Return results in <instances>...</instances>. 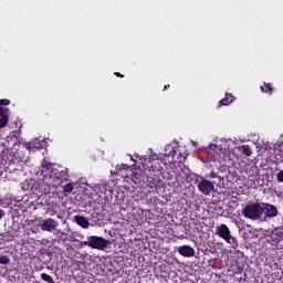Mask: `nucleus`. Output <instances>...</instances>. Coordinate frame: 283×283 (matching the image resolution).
Instances as JSON below:
<instances>
[{
  "instance_id": "nucleus-33",
  "label": "nucleus",
  "mask_w": 283,
  "mask_h": 283,
  "mask_svg": "<svg viewBox=\"0 0 283 283\" xmlns=\"http://www.w3.org/2000/svg\"><path fill=\"white\" fill-rule=\"evenodd\" d=\"M57 218L61 220V218H62L61 214H57Z\"/></svg>"
},
{
  "instance_id": "nucleus-4",
  "label": "nucleus",
  "mask_w": 283,
  "mask_h": 283,
  "mask_svg": "<svg viewBox=\"0 0 283 283\" xmlns=\"http://www.w3.org/2000/svg\"><path fill=\"white\" fill-rule=\"evenodd\" d=\"M195 185H197V189L203 196H210L211 193H216V185L218 181H211L205 177H197L195 180Z\"/></svg>"
},
{
  "instance_id": "nucleus-30",
  "label": "nucleus",
  "mask_w": 283,
  "mask_h": 283,
  "mask_svg": "<svg viewBox=\"0 0 283 283\" xmlns=\"http://www.w3.org/2000/svg\"><path fill=\"white\" fill-rule=\"evenodd\" d=\"M191 143H192L193 147H196V145H198V143H196V142H193V140H192Z\"/></svg>"
},
{
  "instance_id": "nucleus-34",
  "label": "nucleus",
  "mask_w": 283,
  "mask_h": 283,
  "mask_svg": "<svg viewBox=\"0 0 283 283\" xmlns=\"http://www.w3.org/2000/svg\"><path fill=\"white\" fill-rule=\"evenodd\" d=\"M2 154L6 155V150H2Z\"/></svg>"
},
{
  "instance_id": "nucleus-26",
  "label": "nucleus",
  "mask_w": 283,
  "mask_h": 283,
  "mask_svg": "<svg viewBox=\"0 0 283 283\" xmlns=\"http://www.w3.org/2000/svg\"><path fill=\"white\" fill-rule=\"evenodd\" d=\"M10 99H0V105H9Z\"/></svg>"
},
{
  "instance_id": "nucleus-25",
  "label": "nucleus",
  "mask_w": 283,
  "mask_h": 283,
  "mask_svg": "<svg viewBox=\"0 0 283 283\" xmlns=\"http://www.w3.org/2000/svg\"><path fill=\"white\" fill-rule=\"evenodd\" d=\"M48 213H49L50 216H54V214L56 213V210H55L54 208H49V209H48Z\"/></svg>"
},
{
  "instance_id": "nucleus-31",
  "label": "nucleus",
  "mask_w": 283,
  "mask_h": 283,
  "mask_svg": "<svg viewBox=\"0 0 283 283\" xmlns=\"http://www.w3.org/2000/svg\"><path fill=\"white\" fill-rule=\"evenodd\" d=\"M168 87H169V85H165V86H164V90H167Z\"/></svg>"
},
{
  "instance_id": "nucleus-28",
  "label": "nucleus",
  "mask_w": 283,
  "mask_h": 283,
  "mask_svg": "<svg viewBox=\"0 0 283 283\" xmlns=\"http://www.w3.org/2000/svg\"><path fill=\"white\" fill-rule=\"evenodd\" d=\"M3 216H6V212L2 209H0V220L3 218Z\"/></svg>"
},
{
  "instance_id": "nucleus-27",
  "label": "nucleus",
  "mask_w": 283,
  "mask_h": 283,
  "mask_svg": "<svg viewBox=\"0 0 283 283\" xmlns=\"http://www.w3.org/2000/svg\"><path fill=\"white\" fill-rule=\"evenodd\" d=\"M53 231H55V232H54L55 235H59V234L65 235V232H61V230H56V228H55V230H53Z\"/></svg>"
},
{
  "instance_id": "nucleus-7",
  "label": "nucleus",
  "mask_w": 283,
  "mask_h": 283,
  "mask_svg": "<svg viewBox=\"0 0 283 283\" xmlns=\"http://www.w3.org/2000/svg\"><path fill=\"white\" fill-rule=\"evenodd\" d=\"M216 235H219V238H222V240H226L228 244H235V239L233 235H231V230L229 227L224 223H221L220 226L216 227Z\"/></svg>"
},
{
  "instance_id": "nucleus-18",
  "label": "nucleus",
  "mask_w": 283,
  "mask_h": 283,
  "mask_svg": "<svg viewBox=\"0 0 283 283\" xmlns=\"http://www.w3.org/2000/svg\"><path fill=\"white\" fill-rule=\"evenodd\" d=\"M32 145L35 147V149H43V147H45V140L39 142V139H35L33 140Z\"/></svg>"
},
{
  "instance_id": "nucleus-5",
  "label": "nucleus",
  "mask_w": 283,
  "mask_h": 283,
  "mask_svg": "<svg viewBox=\"0 0 283 283\" xmlns=\"http://www.w3.org/2000/svg\"><path fill=\"white\" fill-rule=\"evenodd\" d=\"M83 244L85 247H90L91 249H97V251H103L107 249L109 245V241H107L103 237H96V235H91L87 238V241H84Z\"/></svg>"
},
{
  "instance_id": "nucleus-16",
  "label": "nucleus",
  "mask_w": 283,
  "mask_h": 283,
  "mask_svg": "<svg viewBox=\"0 0 283 283\" xmlns=\"http://www.w3.org/2000/svg\"><path fill=\"white\" fill-rule=\"evenodd\" d=\"M239 149L247 157H249L253 154V151L251 150V147H249V145H242L239 147Z\"/></svg>"
},
{
  "instance_id": "nucleus-17",
  "label": "nucleus",
  "mask_w": 283,
  "mask_h": 283,
  "mask_svg": "<svg viewBox=\"0 0 283 283\" xmlns=\"http://www.w3.org/2000/svg\"><path fill=\"white\" fill-rule=\"evenodd\" d=\"M63 191H64V196H70V193H72V191H74V186L72 184H66L63 187Z\"/></svg>"
},
{
  "instance_id": "nucleus-36",
  "label": "nucleus",
  "mask_w": 283,
  "mask_h": 283,
  "mask_svg": "<svg viewBox=\"0 0 283 283\" xmlns=\"http://www.w3.org/2000/svg\"><path fill=\"white\" fill-rule=\"evenodd\" d=\"M144 160H145V163H147V158H145Z\"/></svg>"
},
{
  "instance_id": "nucleus-8",
  "label": "nucleus",
  "mask_w": 283,
  "mask_h": 283,
  "mask_svg": "<svg viewBox=\"0 0 283 283\" xmlns=\"http://www.w3.org/2000/svg\"><path fill=\"white\" fill-rule=\"evenodd\" d=\"M165 156H166V161L170 163V164L178 163V158H180V156H182V158L187 157L186 155H182L180 153L178 154V149L176 147H174L172 145L166 146Z\"/></svg>"
},
{
  "instance_id": "nucleus-29",
  "label": "nucleus",
  "mask_w": 283,
  "mask_h": 283,
  "mask_svg": "<svg viewBox=\"0 0 283 283\" xmlns=\"http://www.w3.org/2000/svg\"><path fill=\"white\" fill-rule=\"evenodd\" d=\"M116 76H120V78H123V75H120V73H115Z\"/></svg>"
},
{
  "instance_id": "nucleus-12",
  "label": "nucleus",
  "mask_w": 283,
  "mask_h": 283,
  "mask_svg": "<svg viewBox=\"0 0 283 283\" xmlns=\"http://www.w3.org/2000/svg\"><path fill=\"white\" fill-rule=\"evenodd\" d=\"M0 116L2 117L0 119V129H3L6 125H8V120H10V109L7 107L0 106Z\"/></svg>"
},
{
  "instance_id": "nucleus-20",
  "label": "nucleus",
  "mask_w": 283,
  "mask_h": 283,
  "mask_svg": "<svg viewBox=\"0 0 283 283\" xmlns=\"http://www.w3.org/2000/svg\"><path fill=\"white\" fill-rule=\"evenodd\" d=\"M41 280H43V282H48V283H55L54 279H52L50 276V274H48V273H42L41 274Z\"/></svg>"
},
{
  "instance_id": "nucleus-10",
  "label": "nucleus",
  "mask_w": 283,
  "mask_h": 283,
  "mask_svg": "<svg viewBox=\"0 0 283 283\" xmlns=\"http://www.w3.org/2000/svg\"><path fill=\"white\" fill-rule=\"evenodd\" d=\"M144 169L148 171H160L163 167L160 166V160L156 158H148V161L144 164Z\"/></svg>"
},
{
  "instance_id": "nucleus-22",
  "label": "nucleus",
  "mask_w": 283,
  "mask_h": 283,
  "mask_svg": "<svg viewBox=\"0 0 283 283\" xmlns=\"http://www.w3.org/2000/svg\"><path fill=\"white\" fill-rule=\"evenodd\" d=\"M148 185L150 189H154V187H156L158 182L156 181V179L148 177Z\"/></svg>"
},
{
  "instance_id": "nucleus-19",
  "label": "nucleus",
  "mask_w": 283,
  "mask_h": 283,
  "mask_svg": "<svg viewBox=\"0 0 283 283\" xmlns=\"http://www.w3.org/2000/svg\"><path fill=\"white\" fill-rule=\"evenodd\" d=\"M261 92H264L265 94H271V92H273V88L271 87L270 83H264V86H261Z\"/></svg>"
},
{
  "instance_id": "nucleus-13",
  "label": "nucleus",
  "mask_w": 283,
  "mask_h": 283,
  "mask_svg": "<svg viewBox=\"0 0 283 283\" xmlns=\"http://www.w3.org/2000/svg\"><path fill=\"white\" fill-rule=\"evenodd\" d=\"M132 180L135 182V185L143 182V180H145V171H143L140 168H135L132 175Z\"/></svg>"
},
{
  "instance_id": "nucleus-9",
  "label": "nucleus",
  "mask_w": 283,
  "mask_h": 283,
  "mask_svg": "<svg viewBox=\"0 0 283 283\" xmlns=\"http://www.w3.org/2000/svg\"><path fill=\"white\" fill-rule=\"evenodd\" d=\"M39 227L42 231H48L49 233H52V231H56L59 222L52 218L40 219Z\"/></svg>"
},
{
  "instance_id": "nucleus-35",
  "label": "nucleus",
  "mask_w": 283,
  "mask_h": 283,
  "mask_svg": "<svg viewBox=\"0 0 283 283\" xmlns=\"http://www.w3.org/2000/svg\"><path fill=\"white\" fill-rule=\"evenodd\" d=\"M130 160H133V161H134V158H133V157H130Z\"/></svg>"
},
{
  "instance_id": "nucleus-21",
  "label": "nucleus",
  "mask_w": 283,
  "mask_h": 283,
  "mask_svg": "<svg viewBox=\"0 0 283 283\" xmlns=\"http://www.w3.org/2000/svg\"><path fill=\"white\" fill-rule=\"evenodd\" d=\"M208 178L217 179L218 182H222V180H224L221 176H219V175L216 174L214 171L210 172V174L208 175Z\"/></svg>"
},
{
  "instance_id": "nucleus-24",
  "label": "nucleus",
  "mask_w": 283,
  "mask_h": 283,
  "mask_svg": "<svg viewBox=\"0 0 283 283\" xmlns=\"http://www.w3.org/2000/svg\"><path fill=\"white\" fill-rule=\"evenodd\" d=\"M276 180H277V182H283V170H280L276 174Z\"/></svg>"
},
{
  "instance_id": "nucleus-3",
  "label": "nucleus",
  "mask_w": 283,
  "mask_h": 283,
  "mask_svg": "<svg viewBox=\"0 0 283 283\" xmlns=\"http://www.w3.org/2000/svg\"><path fill=\"white\" fill-rule=\"evenodd\" d=\"M242 216L248 220H260L262 222V203L261 202H253L247 205L242 211Z\"/></svg>"
},
{
  "instance_id": "nucleus-6",
  "label": "nucleus",
  "mask_w": 283,
  "mask_h": 283,
  "mask_svg": "<svg viewBox=\"0 0 283 283\" xmlns=\"http://www.w3.org/2000/svg\"><path fill=\"white\" fill-rule=\"evenodd\" d=\"M261 211H262V217H261V222H266V220L271 218H277V208L271 203L266 202H261Z\"/></svg>"
},
{
  "instance_id": "nucleus-1",
  "label": "nucleus",
  "mask_w": 283,
  "mask_h": 283,
  "mask_svg": "<svg viewBox=\"0 0 283 283\" xmlns=\"http://www.w3.org/2000/svg\"><path fill=\"white\" fill-rule=\"evenodd\" d=\"M36 176L39 182L46 187H52L53 189H57V187H61V182H63L61 172L56 169V166L45 159L42 160L41 169L38 171Z\"/></svg>"
},
{
  "instance_id": "nucleus-14",
  "label": "nucleus",
  "mask_w": 283,
  "mask_h": 283,
  "mask_svg": "<svg viewBox=\"0 0 283 283\" xmlns=\"http://www.w3.org/2000/svg\"><path fill=\"white\" fill-rule=\"evenodd\" d=\"M74 220L82 229H90V221L83 216H75Z\"/></svg>"
},
{
  "instance_id": "nucleus-32",
  "label": "nucleus",
  "mask_w": 283,
  "mask_h": 283,
  "mask_svg": "<svg viewBox=\"0 0 283 283\" xmlns=\"http://www.w3.org/2000/svg\"><path fill=\"white\" fill-rule=\"evenodd\" d=\"M124 169H127V165H123Z\"/></svg>"
},
{
  "instance_id": "nucleus-11",
  "label": "nucleus",
  "mask_w": 283,
  "mask_h": 283,
  "mask_svg": "<svg viewBox=\"0 0 283 283\" xmlns=\"http://www.w3.org/2000/svg\"><path fill=\"white\" fill-rule=\"evenodd\" d=\"M177 251L184 258H193L196 255V250L191 245H180Z\"/></svg>"
},
{
  "instance_id": "nucleus-2",
  "label": "nucleus",
  "mask_w": 283,
  "mask_h": 283,
  "mask_svg": "<svg viewBox=\"0 0 283 283\" xmlns=\"http://www.w3.org/2000/svg\"><path fill=\"white\" fill-rule=\"evenodd\" d=\"M235 142L232 139H226L222 140L221 144H212L209 146V154L208 158L209 160H212V163H220V165H224V163H229L231 160V157H229V154L231 151V145H234Z\"/></svg>"
},
{
  "instance_id": "nucleus-15",
  "label": "nucleus",
  "mask_w": 283,
  "mask_h": 283,
  "mask_svg": "<svg viewBox=\"0 0 283 283\" xmlns=\"http://www.w3.org/2000/svg\"><path fill=\"white\" fill-rule=\"evenodd\" d=\"M233 101H235V98L233 97V95L231 94H226V98H222L220 101L221 105H231V103H233Z\"/></svg>"
},
{
  "instance_id": "nucleus-23",
  "label": "nucleus",
  "mask_w": 283,
  "mask_h": 283,
  "mask_svg": "<svg viewBox=\"0 0 283 283\" xmlns=\"http://www.w3.org/2000/svg\"><path fill=\"white\" fill-rule=\"evenodd\" d=\"M0 264H10V258L8 255L0 256Z\"/></svg>"
}]
</instances>
